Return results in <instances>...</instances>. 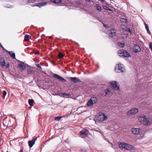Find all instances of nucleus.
<instances>
[{
  "label": "nucleus",
  "mask_w": 152,
  "mask_h": 152,
  "mask_svg": "<svg viewBox=\"0 0 152 152\" xmlns=\"http://www.w3.org/2000/svg\"><path fill=\"white\" fill-rule=\"evenodd\" d=\"M110 83L115 89H116L117 90H119V87L118 86V83L117 81H112Z\"/></svg>",
  "instance_id": "10"
},
{
  "label": "nucleus",
  "mask_w": 152,
  "mask_h": 152,
  "mask_svg": "<svg viewBox=\"0 0 152 152\" xmlns=\"http://www.w3.org/2000/svg\"><path fill=\"white\" fill-rule=\"evenodd\" d=\"M138 111V110L137 108H132L131 110L128 111L127 113V115H129L130 114H133L136 113Z\"/></svg>",
  "instance_id": "9"
},
{
  "label": "nucleus",
  "mask_w": 152,
  "mask_h": 152,
  "mask_svg": "<svg viewBox=\"0 0 152 152\" xmlns=\"http://www.w3.org/2000/svg\"><path fill=\"white\" fill-rule=\"evenodd\" d=\"M104 92L105 93V94H104V93L101 94V95L102 96H106L107 95H109L110 93V91L108 89H106L105 91H104Z\"/></svg>",
  "instance_id": "18"
},
{
  "label": "nucleus",
  "mask_w": 152,
  "mask_h": 152,
  "mask_svg": "<svg viewBox=\"0 0 152 152\" xmlns=\"http://www.w3.org/2000/svg\"><path fill=\"white\" fill-rule=\"evenodd\" d=\"M61 116L57 117L55 118L54 120L59 121L61 119Z\"/></svg>",
  "instance_id": "34"
},
{
  "label": "nucleus",
  "mask_w": 152,
  "mask_h": 152,
  "mask_svg": "<svg viewBox=\"0 0 152 152\" xmlns=\"http://www.w3.org/2000/svg\"><path fill=\"white\" fill-rule=\"evenodd\" d=\"M51 1L55 4H58L60 3L61 0H50Z\"/></svg>",
  "instance_id": "24"
},
{
  "label": "nucleus",
  "mask_w": 152,
  "mask_h": 152,
  "mask_svg": "<svg viewBox=\"0 0 152 152\" xmlns=\"http://www.w3.org/2000/svg\"><path fill=\"white\" fill-rule=\"evenodd\" d=\"M144 25H145V26H148V25L145 23Z\"/></svg>",
  "instance_id": "46"
},
{
  "label": "nucleus",
  "mask_w": 152,
  "mask_h": 152,
  "mask_svg": "<svg viewBox=\"0 0 152 152\" xmlns=\"http://www.w3.org/2000/svg\"><path fill=\"white\" fill-rule=\"evenodd\" d=\"M36 0H28L27 2V3H34Z\"/></svg>",
  "instance_id": "35"
},
{
  "label": "nucleus",
  "mask_w": 152,
  "mask_h": 152,
  "mask_svg": "<svg viewBox=\"0 0 152 152\" xmlns=\"http://www.w3.org/2000/svg\"><path fill=\"white\" fill-rule=\"evenodd\" d=\"M125 30L129 32L130 34H132V33L130 29L126 26Z\"/></svg>",
  "instance_id": "31"
},
{
  "label": "nucleus",
  "mask_w": 152,
  "mask_h": 152,
  "mask_svg": "<svg viewBox=\"0 0 152 152\" xmlns=\"http://www.w3.org/2000/svg\"><path fill=\"white\" fill-rule=\"evenodd\" d=\"M53 77L57 80H58L59 81L64 83L66 81V80L64 78L58 74L53 73Z\"/></svg>",
  "instance_id": "5"
},
{
  "label": "nucleus",
  "mask_w": 152,
  "mask_h": 152,
  "mask_svg": "<svg viewBox=\"0 0 152 152\" xmlns=\"http://www.w3.org/2000/svg\"><path fill=\"white\" fill-rule=\"evenodd\" d=\"M37 138H35L34 139H33L31 140H29L28 143L30 148L32 147L33 145L35 144V141L37 140Z\"/></svg>",
  "instance_id": "13"
},
{
  "label": "nucleus",
  "mask_w": 152,
  "mask_h": 152,
  "mask_svg": "<svg viewBox=\"0 0 152 152\" xmlns=\"http://www.w3.org/2000/svg\"><path fill=\"white\" fill-rule=\"evenodd\" d=\"M34 101L32 99H30L28 100V103L30 105L32 106L33 105Z\"/></svg>",
  "instance_id": "26"
},
{
  "label": "nucleus",
  "mask_w": 152,
  "mask_h": 152,
  "mask_svg": "<svg viewBox=\"0 0 152 152\" xmlns=\"http://www.w3.org/2000/svg\"><path fill=\"white\" fill-rule=\"evenodd\" d=\"M145 28H146V30H148V29H149V26H148V25L145 26Z\"/></svg>",
  "instance_id": "39"
},
{
  "label": "nucleus",
  "mask_w": 152,
  "mask_h": 152,
  "mask_svg": "<svg viewBox=\"0 0 152 152\" xmlns=\"http://www.w3.org/2000/svg\"><path fill=\"white\" fill-rule=\"evenodd\" d=\"M107 118V117L106 116L105 114L103 113H100L98 116V119L99 121H102Z\"/></svg>",
  "instance_id": "6"
},
{
  "label": "nucleus",
  "mask_w": 152,
  "mask_h": 152,
  "mask_svg": "<svg viewBox=\"0 0 152 152\" xmlns=\"http://www.w3.org/2000/svg\"><path fill=\"white\" fill-rule=\"evenodd\" d=\"M149 48L152 52V43L151 42L149 44Z\"/></svg>",
  "instance_id": "37"
},
{
  "label": "nucleus",
  "mask_w": 152,
  "mask_h": 152,
  "mask_svg": "<svg viewBox=\"0 0 152 152\" xmlns=\"http://www.w3.org/2000/svg\"><path fill=\"white\" fill-rule=\"evenodd\" d=\"M103 7L104 9V10H109L110 11H111L112 10L110 9L108 7H107L106 6H103Z\"/></svg>",
  "instance_id": "29"
},
{
  "label": "nucleus",
  "mask_w": 152,
  "mask_h": 152,
  "mask_svg": "<svg viewBox=\"0 0 152 152\" xmlns=\"http://www.w3.org/2000/svg\"><path fill=\"white\" fill-rule=\"evenodd\" d=\"M116 31L113 28H112L111 29L110 32L109 34L110 37H113L115 35Z\"/></svg>",
  "instance_id": "15"
},
{
  "label": "nucleus",
  "mask_w": 152,
  "mask_h": 152,
  "mask_svg": "<svg viewBox=\"0 0 152 152\" xmlns=\"http://www.w3.org/2000/svg\"><path fill=\"white\" fill-rule=\"evenodd\" d=\"M29 35L26 34L25 35L24 37V40L26 41H28L29 40Z\"/></svg>",
  "instance_id": "25"
},
{
  "label": "nucleus",
  "mask_w": 152,
  "mask_h": 152,
  "mask_svg": "<svg viewBox=\"0 0 152 152\" xmlns=\"http://www.w3.org/2000/svg\"><path fill=\"white\" fill-rule=\"evenodd\" d=\"M18 67L20 70H23L25 69L26 67L24 65L21 64H18Z\"/></svg>",
  "instance_id": "19"
},
{
  "label": "nucleus",
  "mask_w": 152,
  "mask_h": 152,
  "mask_svg": "<svg viewBox=\"0 0 152 152\" xmlns=\"http://www.w3.org/2000/svg\"><path fill=\"white\" fill-rule=\"evenodd\" d=\"M64 55L62 53H59L58 55V58H62L64 57Z\"/></svg>",
  "instance_id": "28"
},
{
  "label": "nucleus",
  "mask_w": 152,
  "mask_h": 152,
  "mask_svg": "<svg viewBox=\"0 0 152 152\" xmlns=\"http://www.w3.org/2000/svg\"><path fill=\"white\" fill-rule=\"evenodd\" d=\"M118 45L121 48L123 47L125 45L124 43L121 42H118Z\"/></svg>",
  "instance_id": "32"
},
{
  "label": "nucleus",
  "mask_w": 152,
  "mask_h": 152,
  "mask_svg": "<svg viewBox=\"0 0 152 152\" xmlns=\"http://www.w3.org/2000/svg\"><path fill=\"white\" fill-rule=\"evenodd\" d=\"M47 4V2H41L38 3H37L36 4V5H35V6H37L39 8L41 7H42L46 5Z\"/></svg>",
  "instance_id": "14"
},
{
  "label": "nucleus",
  "mask_w": 152,
  "mask_h": 152,
  "mask_svg": "<svg viewBox=\"0 0 152 152\" xmlns=\"http://www.w3.org/2000/svg\"><path fill=\"white\" fill-rule=\"evenodd\" d=\"M120 20L121 22H122L123 23H126L127 21V20L126 18H121Z\"/></svg>",
  "instance_id": "27"
},
{
  "label": "nucleus",
  "mask_w": 152,
  "mask_h": 152,
  "mask_svg": "<svg viewBox=\"0 0 152 152\" xmlns=\"http://www.w3.org/2000/svg\"><path fill=\"white\" fill-rule=\"evenodd\" d=\"M23 151L21 150L20 152H22Z\"/></svg>",
  "instance_id": "49"
},
{
  "label": "nucleus",
  "mask_w": 152,
  "mask_h": 152,
  "mask_svg": "<svg viewBox=\"0 0 152 152\" xmlns=\"http://www.w3.org/2000/svg\"><path fill=\"white\" fill-rule=\"evenodd\" d=\"M133 49V52L136 53L141 51V49L139 46L137 45H134Z\"/></svg>",
  "instance_id": "12"
},
{
  "label": "nucleus",
  "mask_w": 152,
  "mask_h": 152,
  "mask_svg": "<svg viewBox=\"0 0 152 152\" xmlns=\"http://www.w3.org/2000/svg\"><path fill=\"white\" fill-rule=\"evenodd\" d=\"M101 2H103L104 0H100Z\"/></svg>",
  "instance_id": "47"
},
{
  "label": "nucleus",
  "mask_w": 152,
  "mask_h": 152,
  "mask_svg": "<svg viewBox=\"0 0 152 152\" xmlns=\"http://www.w3.org/2000/svg\"><path fill=\"white\" fill-rule=\"evenodd\" d=\"M118 53L119 56H123L126 58H129L131 57V55L126 51L123 49L118 51Z\"/></svg>",
  "instance_id": "2"
},
{
  "label": "nucleus",
  "mask_w": 152,
  "mask_h": 152,
  "mask_svg": "<svg viewBox=\"0 0 152 152\" xmlns=\"http://www.w3.org/2000/svg\"><path fill=\"white\" fill-rule=\"evenodd\" d=\"M40 69H42V68L41 66L39 64H37L36 65Z\"/></svg>",
  "instance_id": "36"
},
{
  "label": "nucleus",
  "mask_w": 152,
  "mask_h": 152,
  "mask_svg": "<svg viewBox=\"0 0 152 152\" xmlns=\"http://www.w3.org/2000/svg\"><path fill=\"white\" fill-rule=\"evenodd\" d=\"M0 47H1L4 50L6 51V50L4 48V47L2 46V45H1V46Z\"/></svg>",
  "instance_id": "42"
},
{
  "label": "nucleus",
  "mask_w": 152,
  "mask_h": 152,
  "mask_svg": "<svg viewBox=\"0 0 152 152\" xmlns=\"http://www.w3.org/2000/svg\"><path fill=\"white\" fill-rule=\"evenodd\" d=\"M6 51L7 52L12 58L15 59V54L12 51H10L6 50Z\"/></svg>",
  "instance_id": "17"
},
{
  "label": "nucleus",
  "mask_w": 152,
  "mask_h": 152,
  "mask_svg": "<svg viewBox=\"0 0 152 152\" xmlns=\"http://www.w3.org/2000/svg\"><path fill=\"white\" fill-rule=\"evenodd\" d=\"M96 8L97 10L99 12L101 11V7L100 6L99 4H97L96 5Z\"/></svg>",
  "instance_id": "23"
},
{
  "label": "nucleus",
  "mask_w": 152,
  "mask_h": 152,
  "mask_svg": "<svg viewBox=\"0 0 152 152\" xmlns=\"http://www.w3.org/2000/svg\"><path fill=\"white\" fill-rule=\"evenodd\" d=\"M125 70L124 67L121 64H119L115 66V71L117 72H125Z\"/></svg>",
  "instance_id": "3"
},
{
  "label": "nucleus",
  "mask_w": 152,
  "mask_h": 152,
  "mask_svg": "<svg viewBox=\"0 0 152 152\" xmlns=\"http://www.w3.org/2000/svg\"><path fill=\"white\" fill-rule=\"evenodd\" d=\"M18 61L19 62H20V63H23V64H24V63H23V62L21 61Z\"/></svg>",
  "instance_id": "44"
},
{
  "label": "nucleus",
  "mask_w": 152,
  "mask_h": 152,
  "mask_svg": "<svg viewBox=\"0 0 152 152\" xmlns=\"http://www.w3.org/2000/svg\"><path fill=\"white\" fill-rule=\"evenodd\" d=\"M147 32L149 34H151V32H150L149 29H148V30H147Z\"/></svg>",
  "instance_id": "41"
},
{
  "label": "nucleus",
  "mask_w": 152,
  "mask_h": 152,
  "mask_svg": "<svg viewBox=\"0 0 152 152\" xmlns=\"http://www.w3.org/2000/svg\"><path fill=\"white\" fill-rule=\"evenodd\" d=\"M0 64L1 66L3 67L4 66L5 64V62L4 59L2 58H0Z\"/></svg>",
  "instance_id": "16"
},
{
  "label": "nucleus",
  "mask_w": 152,
  "mask_h": 152,
  "mask_svg": "<svg viewBox=\"0 0 152 152\" xmlns=\"http://www.w3.org/2000/svg\"><path fill=\"white\" fill-rule=\"evenodd\" d=\"M7 92L5 91H3V96H2V98L4 99H5V96L7 94Z\"/></svg>",
  "instance_id": "33"
},
{
  "label": "nucleus",
  "mask_w": 152,
  "mask_h": 152,
  "mask_svg": "<svg viewBox=\"0 0 152 152\" xmlns=\"http://www.w3.org/2000/svg\"><path fill=\"white\" fill-rule=\"evenodd\" d=\"M1 45H2L1 44V43H0V47H1Z\"/></svg>",
  "instance_id": "48"
},
{
  "label": "nucleus",
  "mask_w": 152,
  "mask_h": 152,
  "mask_svg": "<svg viewBox=\"0 0 152 152\" xmlns=\"http://www.w3.org/2000/svg\"><path fill=\"white\" fill-rule=\"evenodd\" d=\"M104 26L105 27L107 28V25L105 24H104Z\"/></svg>",
  "instance_id": "43"
},
{
  "label": "nucleus",
  "mask_w": 152,
  "mask_h": 152,
  "mask_svg": "<svg viewBox=\"0 0 152 152\" xmlns=\"http://www.w3.org/2000/svg\"><path fill=\"white\" fill-rule=\"evenodd\" d=\"M62 94H63V95H64V96H68L69 95V94H67V93H66V92L63 93Z\"/></svg>",
  "instance_id": "38"
},
{
  "label": "nucleus",
  "mask_w": 152,
  "mask_h": 152,
  "mask_svg": "<svg viewBox=\"0 0 152 152\" xmlns=\"http://www.w3.org/2000/svg\"><path fill=\"white\" fill-rule=\"evenodd\" d=\"M69 79L72 82L76 83L78 82H81V81L76 77H69Z\"/></svg>",
  "instance_id": "8"
},
{
  "label": "nucleus",
  "mask_w": 152,
  "mask_h": 152,
  "mask_svg": "<svg viewBox=\"0 0 152 152\" xmlns=\"http://www.w3.org/2000/svg\"><path fill=\"white\" fill-rule=\"evenodd\" d=\"M139 121L142 124L144 125H148L151 124V122L145 116L140 117L139 119Z\"/></svg>",
  "instance_id": "4"
},
{
  "label": "nucleus",
  "mask_w": 152,
  "mask_h": 152,
  "mask_svg": "<svg viewBox=\"0 0 152 152\" xmlns=\"http://www.w3.org/2000/svg\"><path fill=\"white\" fill-rule=\"evenodd\" d=\"M90 99L91 100L94 104L96 103L98 101L96 97H92L90 98Z\"/></svg>",
  "instance_id": "21"
},
{
  "label": "nucleus",
  "mask_w": 152,
  "mask_h": 152,
  "mask_svg": "<svg viewBox=\"0 0 152 152\" xmlns=\"http://www.w3.org/2000/svg\"><path fill=\"white\" fill-rule=\"evenodd\" d=\"M8 121V122H10V120H8V121H7L6 120V118H4L3 121V124L5 126H8V125L9 123H7V121Z\"/></svg>",
  "instance_id": "20"
},
{
  "label": "nucleus",
  "mask_w": 152,
  "mask_h": 152,
  "mask_svg": "<svg viewBox=\"0 0 152 152\" xmlns=\"http://www.w3.org/2000/svg\"><path fill=\"white\" fill-rule=\"evenodd\" d=\"M141 129L140 128L133 127L132 129V132L134 134L138 135L141 132Z\"/></svg>",
  "instance_id": "7"
},
{
  "label": "nucleus",
  "mask_w": 152,
  "mask_h": 152,
  "mask_svg": "<svg viewBox=\"0 0 152 152\" xmlns=\"http://www.w3.org/2000/svg\"><path fill=\"white\" fill-rule=\"evenodd\" d=\"M10 64L9 63L8 64H7V65H6V68H8L10 67Z\"/></svg>",
  "instance_id": "40"
},
{
  "label": "nucleus",
  "mask_w": 152,
  "mask_h": 152,
  "mask_svg": "<svg viewBox=\"0 0 152 152\" xmlns=\"http://www.w3.org/2000/svg\"><path fill=\"white\" fill-rule=\"evenodd\" d=\"M27 72L28 74H30L33 73L34 72L31 69H28L27 70Z\"/></svg>",
  "instance_id": "30"
},
{
  "label": "nucleus",
  "mask_w": 152,
  "mask_h": 152,
  "mask_svg": "<svg viewBox=\"0 0 152 152\" xmlns=\"http://www.w3.org/2000/svg\"><path fill=\"white\" fill-rule=\"evenodd\" d=\"M86 1H87L88 2H89V1H90V0H85Z\"/></svg>",
  "instance_id": "45"
},
{
  "label": "nucleus",
  "mask_w": 152,
  "mask_h": 152,
  "mask_svg": "<svg viewBox=\"0 0 152 152\" xmlns=\"http://www.w3.org/2000/svg\"><path fill=\"white\" fill-rule=\"evenodd\" d=\"M119 146L121 149H125L129 151L133 150L132 148H134L131 145L126 143L121 142L119 143Z\"/></svg>",
  "instance_id": "1"
},
{
  "label": "nucleus",
  "mask_w": 152,
  "mask_h": 152,
  "mask_svg": "<svg viewBox=\"0 0 152 152\" xmlns=\"http://www.w3.org/2000/svg\"><path fill=\"white\" fill-rule=\"evenodd\" d=\"M89 131L86 129H83L79 132V134L80 135L84 136H87L89 134Z\"/></svg>",
  "instance_id": "11"
},
{
  "label": "nucleus",
  "mask_w": 152,
  "mask_h": 152,
  "mask_svg": "<svg viewBox=\"0 0 152 152\" xmlns=\"http://www.w3.org/2000/svg\"><path fill=\"white\" fill-rule=\"evenodd\" d=\"M94 104V103H93L91 100L90 99L88 102L87 105L88 106H91L93 105Z\"/></svg>",
  "instance_id": "22"
}]
</instances>
